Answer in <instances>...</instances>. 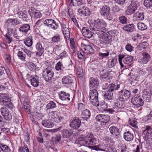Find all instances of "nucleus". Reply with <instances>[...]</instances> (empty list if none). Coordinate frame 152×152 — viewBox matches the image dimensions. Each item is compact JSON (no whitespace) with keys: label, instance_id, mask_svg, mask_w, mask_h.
Masks as SVG:
<instances>
[{"label":"nucleus","instance_id":"nucleus-1","mask_svg":"<svg viewBox=\"0 0 152 152\" xmlns=\"http://www.w3.org/2000/svg\"><path fill=\"white\" fill-rule=\"evenodd\" d=\"M107 25L106 22L103 19H98L94 20L90 24L91 30L94 31H102L107 30L105 27Z\"/></svg>","mask_w":152,"mask_h":152},{"label":"nucleus","instance_id":"nucleus-2","mask_svg":"<svg viewBox=\"0 0 152 152\" xmlns=\"http://www.w3.org/2000/svg\"><path fill=\"white\" fill-rule=\"evenodd\" d=\"M79 141L81 144L84 146L88 147L89 145H94L97 142L96 138L91 132L88 133L86 136L80 137Z\"/></svg>","mask_w":152,"mask_h":152},{"label":"nucleus","instance_id":"nucleus-3","mask_svg":"<svg viewBox=\"0 0 152 152\" xmlns=\"http://www.w3.org/2000/svg\"><path fill=\"white\" fill-rule=\"evenodd\" d=\"M98 33L99 41L102 48H104L111 42V38L110 35V33L108 32V30L104 31H99Z\"/></svg>","mask_w":152,"mask_h":152},{"label":"nucleus","instance_id":"nucleus-4","mask_svg":"<svg viewBox=\"0 0 152 152\" xmlns=\"http://www.w3.org/2000/svg\"><path fill=\"white\" fill-rule=\"evenodd\" d=\"M121 84H117L112 83L109 86L108 90L104 95V97L106 99L111 100L110 102H113L112 100H115L116 99H113V92L115 90H118L121 87Z\"/></svg>","mask_w":152,"mask_h":152},{"label":"nucleus","instance_id":"nucleus-5","mask_svg":"<svg viewBox=\"0 0 152 152\" xmlns=\"http://www.w3.org/2000/svg\"><path fill=\"white\" fill-rule=\"evenodd\" d=\"M98 93L96 89H94L89 91L88 96L90 101L94 106L98 107L99 102L98 100Z\"/></svg>","mask_w":152,"mask_h":152},{"label":"nucleus","instance_id":"nucleus-6","mask_svg":"<svg viewBox=\"0 0 152 152\" xmlns=\"http://www.w3.org/2000/svg\"><path fill=\"white\" fill-rule=\"evenodd\" d=\"M133 59V58L132 56H125L123 55H119L118 60L121 68L125 69L126 68V66H125L124 64L129 65Z\"/></svg>","mask_w":152,"mask_h":152},{"label":"nucleus","instance_id":"nucleus-7","mask_svg":"<svg viewBox=\"0 0 152 152\" xmlns=\"http://www.w3.org/2000/svg\"><path fill=\"white\" fill-rule=\"evenodd\" d=\"M42 77L45 80L48 82L52 80L54 76V73L51 67H48L45 69L42 72Z\"/></svg>","mask_w":152,"mask_h":152},{"label":"nucleus","instance_id":"nucleus-8","mask_svg":"<svg viewBox=\"0 0 152 152\" xmlns=\"http://www.w3.org/2000/svg\"><path fill=\"white\" fill-rule=\"evenodd\" d=\"M130 95L129 91L124 89L118 92L117 94V97L120 101L122 102L127 100L129 98Z\"/></svg>","mask_w":152,"mask_h":152},{"label":"nucleus","instance_id":"nucleus-9","mask_svg":"<svg viewBox=\"0 0 152 152\" xmlns=\"http://www.w3.org/2000/svg\"><path fill=\"white\" fill-rule=\"evenodd\" d=\"M113 102L112 108L107 109V110L109 113H116L120 111V109L122 107V104H121L120 102L117 99L112 100Z\"/></svg>","mask_w":152,"mask_h":152},{"label":"nucleus","instance_id":"nucleus-10","mask_svg":"<svg viewBox=\"0 0 152 152\" xmlns=\"http://www.w3.org/2000/svg\"><path fill=\"white\" fill-rule=\"evenodd\" d=\"M137 0H132L127 9L126 11V13L128 15H130L134 13L136 10L137 7Z\"/></svg>","mask_w":152,"mask_h":152},{"label":"nucleus","instance_id":"nucleus-11","mask_svg":"<svg viewBox=\"0 0 152 152\" xmlns=\"http://www.w3.org/2000/svg\"><path fill=\"white\" fill-rule=\"evenodd\" d=\"M48 118L50 120L53 121L57 123H59L63 118L59 116L56 111H50L48 113Z\"/></svg>","mask_w":152,"mask_h":152},{"label":"nucleus","instance_id":"nucleus-12","mask_svg":"<svg viewBox=\"0 0 152 152\" xmlns=\"http://www.w3.org/2000/svg\"><path fill=\"white\" fill-rule=\"evenodd\" d=\"M131 102L135 107H138L143 105L144 101L138 95L134 96L131 99Z\"/></svg>","mask_w":152,"mask_h":152},{"label":"nucleus","instance_id":"nucleus-13","mask_svg":"<svg viewBox=\"0 0 152 152\" xmlns=\"http://www.w3.org/2000/svg\"><path fill=\"white\" fill-rule=\"evenodd\" d=\"M113 73V72L112 71L104 72V70H103L100 72V75L102 80L105 81L110 82L111 81V80L113 78L112 74Z\"/></svg>","mask_w":152,"mask_h":152},{"label":"nucleus","instance_id":"nucleus-14","mask_svg":"<svg viewBox=\"0 0 152 152\" xmlns=\"http://www.w3.org/2000/svg\"><path fill=\"white\" fill-rule=\"evenodd\" d=\"M43 22L46 26L53 29H57L58 26V24L56 23L54 20L51 19H46Z\"/></svg>","mask_w":152,"mask_h":152},{"label":"nucleus","instance_id":"nucleus-15","mask_svg":"<svg viewBox=\"0 0 152 152\" xmlns=\"http://www.w3.org/2000/svg\"><path fill=\"white\" fill-rule=\"evenodd\" d=\"M102 15L104 17L109 20L112 19L110 17V8L107 6H104L102 8L100 11Z\"/></svg>","mask_w":152,"mask_h":152},{"label":"nucleus","instance_id":"nucleus-16","mask_svg":"<svg viewBox=\"0 0 152 152\" xmlns=\"http://www.w3.org/2000/svg\"><path fill=\"white\" fill-rule=\"evenodd\" d=\"M1 112L4 119L10 121L12 119V115L8 109L4 106L1 108Z\"/></svg>","mask_w":152,"mask_h":152},{"label":"nucleus","instance_id":"nucleus-17","mask_svg":"<svg viewBox=\"0 0 152 152\" xmlns=\"http://www.w3.org/2000/svg\"><path fill=\"white\" fill-rule=\"evenodd\" d=\"M28 12L31 17L34 18H40L42 16V14L39 11L34 7L30 8Z\"/></svg>","mask_w":152,"mask_h":152},{"label":"nucleus","instance_id":"nucleus-18","mask_svg":"<svg viewBox=\"0 0 152 152\" xmlns=\"http://www.w3.org/2000/svg\"><path fill=\"white\" fill-rule=\"evenodd\" d=\"M81 121L78 117H75L73 119L70 121V126L75 129L79 128L81 125Z\"/></svg>","mask_w":152,"mask_h":152},{"label":"nucleus","instance_id":"nucleus-19","mask_svg":"<svg viewBox=\"0 0 152 152\" xmlns=\"http://www.w3.org/2000/svg\"><path fill=\"white\" fill-rule=\"evenodd\" d=\"M142 134L145 139L150 138L152 137V129L149 126H146Z\"/></svg>","mask_w":152,"mask_h":152},{"label":"nucleus","instance_id":"nucleus-20","mask_svg":"<svg viewBox=\"0 0 152 152\" xmlns=\"http://www.w3.org/2000/svg\"><path fill=\"white\" fill-rule=\"evenodd\" d=\"M142 55V56L140 59V62L142 64H147L150 60V56L147 52H143Z\"/></svg>","mask_w":152,"mask_h":152},{"label":"nucleus","instance_id":"nucleus-21","mask_svg":"<svg viewBox=\"0 0 152 152\" xmlns=\"http://www.w3.org/2000/svg\"><path fill=\"white\" fill-rule=\"evenodd\" d=\"M152 95V88L146 89L144 90L143 97L145 99L147 102H149Z\"/></svg>","mask_w":152,"mask_h":152},{"label":"nucleus","instance_id":"nucleus-22","mask_svg":"<svg viewBox=\"0 0 152 152\" xmlns=\"http://www.w3.org/2000/svg\"><path fill=\"white\" fill-rule=\"evenodd\" d=\"M77 11L79 14L85 16L89 15L91 14L89 9L85 6L81 7L78 9Z\"/></svg>","mask_w":152,"mask_h":152},{"label":"nucleus","instance_id":"nucleus-23","mask_svg":"<svg viewBox=\"0 0 152 152\" xmlns=\"http://www.w3.org/2000/svg\"><path fill=\"white\" fill-rule=\"evenodd\" d=\"M81 30L83 35L88 38H91L94 34L93 32L89 30L87 27H83L82 28Z\"/></svg>","mask_w":152,"mask_h":152},{"label":"nucleus","instance_id":"nucleus-24","mask_svg":"<svg viewBox=\"0 0 152 152\" xmlns=\"http://www.w3.org/2000/svg\"><path fill=\"white\" fill-rule=\"evenodd\" d=\"M74 80V77L72 75L64 76L62 79L63 83L65 84L72 83Z\"/></svg>","mask_w":152,"mask_h":152},{"label":"nucleus","instance_id":"nucleus-25","mask_svg":"<svg viewBox=\"0 0 152 152\" xmlns=\"http://www.w3.org/2000/svg\"><path fill=\"white\" fill-rule=\"evenodd\" d=\"M135 26L133 24L131 23L125 25L122 28V29L126 31L129 33H132L135 30Z\"/></svg>","mask_w":152,"mask_h":152},{"label":"nucleus","instance_id":"nucleus-26","mask_svg":"<svg viewBox=\"0 0 152 152\" xmlns=\"http://www.w3.org/2000/svg\"><path fill=\"white\" fill-rule=\"evenodd\" d=\"M62 32L66 39H68L70 37V32L67 26L64 24L61 25Z\"/></svg>","mask_w":152,"mask_h":152},{"label":"nucleus","instance_id":"nucleus-27","mask_svg":"<svg viewBox=\"0 0 152 152\" xmlns=\"http://www.w3.org/2000/svg\"><path fill=\"white\" fill-rule=\"evenodd\" d=\"M110 133L114 136L118 138L120 135L119 129L115 126H112L109 128Z\"/></svg>","mask_w":152,"mask_h":152},{"label":"nucleus","instance_id":"nucleus-28","mask_svg":"<svg viewBox=\"0 0 152 152\" xmlns=\"http://www.w3.org/2000/svg\"><path fill=\"white\" fill-rule=\"evenodd\" d=\"M59 98L63 101H68L70 100L69 94L63 91H61L59 93Z\"/></svg>","mask_w":152,"mask_h":152},{"label":"nucleus","instance_id":"nucleus-29","mask_svg":"<svg viewBox=\"0 0 152 152\" xmlns=\"http://www.w3.org/2000/svg\"><path fill=\"white\" fill-rule=\"evenodd\" d=\"M36 48L38 50V52L36 53L37 56L39 57L42 55L44 51V48H43L40 42H38L36 45Z\"/></svg>","mask_w":152,"mask_h":152},{"label":"nucleus","instance_id":"nucleus-30","mask_svg":"<svg viewBox=\"0 0 152 152\" xmlns=\"http://www.w3.org/2000/svg\"><path fill=\"white\" fill-rule=\"evenodd\" d=\"M144 18V15L143 12H136L133 15L134 20L136 21L143 20Z\"/></svg>","mask_w":152,"mask_h":152},{"label":"nucleus","instance_id":"nucleus-31","mask_svg":"<svg viewBox=\"0 0 152 152\" xmlns=\"http://www.w3.org/2000/svg\"><path fill=\"white\" fill-rule=\"evenodd\" d=\"M91 115L90 111L87 109L84 110L81 115L82 118L83 120H87L90 117Z\"/></svg>","mask_w":152,"mask_h":152},{"label":"nucleus","instance_id":"nucleus-32","mask_svg":"<svg viewBox=\"0 0 152 152\" xmlns=\"http://www.w3.org/2000/svg\"><path fill=\"white\" fill-rule=\"evenodd\" d=\"M89 86L90 87L97 86L99 84V82L98 80L93 77L90 78L89 80Z\"/></svg>","mask_w":152,"mask_h":152},{"label":"nucleus","instance_id":"nucleus-33","mask_svg":"<svg viewBox=\"0 0 152 152\" xmlns=\"http://www.w3.org/2000/svg\"><path fill=\"white\" fill-rule=\"evenodd\" d=\"M84 47L83 48L84 50L85 53L88 56V55L94 53V50L91 45H85Z\"/></svg>","mask_w":152,"mask_h":152},{"label":"nucleus","instance_id":"nucleus-34","mask_svg":"<svg viewBox=\"0 0 152 152\" xmlns=\"http://www.w3.org/2000/svg\"><path fill=\"white\" fill-rule=\"evenodd\" d=\"M73 133L70 129H64L62 131V136L64 138H68L71 136Z\"/></svg>","mask_w":152,"mask_h":152},{"label":"nucleus","instance_id":"nucleus-35","mask_svg":"<svg viewBox=\"0 0 152 152\" xmlns=\"http://www.w3.org/2000/svg\"><path fill=\"white\" fill-rule=\"evenodd\" d=\"M39 77L37 76L32 77L30 80L31 84L34 87H37L39 84Z\"/></svg>","mask_w":152,"mask_h":152},{"label":"nucleus","instance_id":"nucleus-36","mask_svg":"<svg viewBox=\"0 0 152 152\" xmlns=\"http://www.w3.org/2000/svg\"><path fill=\"white\" fill-rule=\"evenodd\" d=\"M30 29V26L29 24H25L19 28V31L25 33H27Z\"/></svg>","mask_w":152,"mask_h":152},{"label":"nucleus","instance_id":"nucleus-37","mask_svg":"<svg viewBox=\"0 0 152 152\" xmlns=\"http://www.w3.org/2000/svg\"><path fill=\"white\" fill-rule=\"evenodd\" d=\"M124 138L127 141H131L134 138L133 134L129 131H128L124 133Z\"/></svg>","mask_w":152,"mask_h":152},{"label":"nucleus","instance_id":"nucleus-38","mask_svg":"<svg viewBox=\"0 0 152 152\" xmlns=\"http://www.w3.org/2000/svg\"><path fill=\"white\" fill-rule=\"evenodd\" d=\"M42 124L44 126L47 128H52L54 125L53 123L50 121L49 120H43Z\"/></svg>","mask_w":152,"mask_h":152},{"label":"nucleus","instance_id":"nucleus-39","mask_svg":"<svg viewBox=\"0 0 152 152\" xmlns=\"http://www.w3.org/2000/svg\"><path fill=\"white\" fill-rule=\"evenodd\" d=\"M117 62V59L115 58L109 59L107 62L108 67L110 68L113 67L116 64Z\"/></svg>","mask_w":152,"mask_h":152},{"label":"nucleus","instance_id":"nucleus-40","mask_svg":"<svg viewBox=\"0 0 152 152\" xmlns=\"http://www.w3.org/2000/svg\"><path fill=\"white\" fill-rule=\"evenodd\" d=\"M24 43L28 47L31 46L33 44V37L31 36L27 37L24 41Z\"/></svg>","mask_w":152,"mask_h":152},{"label":"nucleus","instance_id":"nucleus-41","mask_svg":"<svg viewBox=\"0 0 152 152\" xmlns=\"http://www.w3.org/2000/svg\"><path fill=\"white\" fill-rule=\"evenodd\" d=\"M110 117L108 115H104L101 121V124L103 125H105L108 123L110 120Z\"/></svg>","mask_w":152,"mask_h":152},{"label":"nucleus","instance_id":"nucleus-42","mask_svg":"<svg viewBox=\"0 0 152 152\" xmlns=\"http://www.w3.org/2000/svg\"><path fill=\"white\" fill-rule=\"evenodd\" d=\"M0 148L3 152H12L8 146L2 143H0Z\"/></svg>","mask_w":152,"mask_h":152},{"label":"nucleus","instance_id":"nucleus-43","mask_svg":"<svg viewBox=\"0 0 152 152\" xmlns=\"http://www.w3.org/2000/svg\"><path fill=\"white\" fill-rule=\"evenodd\" d=\"M18 51L17 54V56L18 57L19 59L23 61H26V55L25 53H24L22 51Z\"/></svg>","mask_w":152,"mask_h":152},{"label":"nucleus","instance_id":"nucleus-44","mask_svg":"<svg viewBox=\"0 0 152 152\" xmlns=\"http://www.w3.org/2000/svg\"><path fill=\"white\" fill-rule=\"evenodd\" d=\"M77 56L80 59H85L88 57V56L85 53V51L82 50H80L78 52Z\"/></svg>","mask_w":152,"mask_h":152},{"label":"nucleus","instance_id":"nucleus-45","mask_svg":"<svg viewBox=\"0 0 152 152\" xmlns=\"http://www.w3.org/2000/svg\"><path fill=\"white\" fill-rule=\"evenodd\" d=\"M10 98L9 96L7 94H0V102L3 103Z\"/></svg>","mask_w":152,"mask_h":152},{"label":"nucleus","instance_id":"nucleus-46","mask_svg":"<svg viewBox=\"0 0 152 152\" xmlns=\"http://www.w3.org/2000/svg\"><path fill=\"white\" fill-rule=\"evenodd\" d=\"M3 104L4 106L10 109H12L13 107V105L11 102V99L10 98L4 102Z\"/></svg>","mask_w":152,"mask_h":152},{"label":"nucleus","instance_id":"nucleus-47","mask_svg":"<svg viewBox=\"0 0 152 152\" xmlns=\"http://www.w3.org/2000/svg\"><path fill=\"white\" fill-rule=\"evenodd\" d=\"M137 27L138 29L142 31L146 29L147 28V25L144 23L139 22L137 23Z\"/></svg>","mask_w":152,"mask_h":152},{"label":"nucleus","instance_id":"nucleus-48","mask_svg":"<svg viewBox=\"0 0 152 152\" xmlns=\"http://www.w3.org/2000/svg\"><path fill=\"white\" fill-rule=\"evenodd\" d=\"M53 137L52 140L53 142L55 143H57L60 142L61 136L60 134H58Z\"/></svg>","mask_w":152,"mask_h":152},{"label":"nucleus","instance_id":"nucleus-49","mask_svg":"<svg viewBox=\"0 0 152 152\" xmlns=\"http://www.w3.org/2000/svg\"><path fill=\"white\" fill-rule=\"evenodd\" d=\"M148 46V43L146 42H144L141 43L138 46V48L140 50H142L146 48Z\"/></svg>","mask_w":152,"mask_h":152},{"label":"nucleus","instance_id":"nucleus-50","mask_svg":"<svg viewBox=\"0 0 152 152\" xmlns=\"http://www.w3.org/2000/svg\"><path fill=\"white\" fill-rule=\"evenodd\" d=\"M97 108L100 110L101 111H106L107 110V104L105 103V102H102L101 104L99 105V104L98 107L96 106Z\"/></svg>","mask_w":152,"mask_h":152},{"label":"nucleus","instance_id":"nucleus-51","mask_svg":"<svg viewBox=\"0 0 152 152\" xmlns=\"http://www.w3.org/2000/svg\"><path fill=\"white\" fill-rule=\"evenodd\" d=\"M61 40V36L58 34L55 35L52 38V41L54 42H59Z\"/></svg>","mask_w":152,"mask_h":152},{"label":"nucleus","instance_id":"nucleus-52","mask_svg":"<svg viewBox=\"0 0 152 152\" xmlns=\"http://www.w3.org/2000/svg\"><path fill=\"white\" fill-rule=\"evenodd\" d=\"M5 37L6 41L8 44L10 43L12 41V39L10 34L8 32L6 34Z\"/></svg>","mask_w":152,"mask_h":152},{"label":"nucleus","instance_id":"nucleus-53","mask_svg":"<svg viewBox=\"0 0 152 152\" xmlns=\"http://www.w3.org/2000/svg\"><path fill=\"white\" fill-rule=\"evenodd\" d=\"M19 17L23 19H26L28 18L27 13L26 12L21 11L18 13Z\"/></svg>","mask_w":152,"mask_h":152},{"label":"nucleus","instance_id":"nucleus-54","mask_svg":"<svg viewBox=\"0 0 152 152\" xmlns=\"http://www.w3.org/2000/svg\"><path fill=\"white\" fill-rule=\"evenodd\" d=\"M56 103L53 101L50 102L46 106V108L47 109H52L56 107Z\"/></svg>","mask_w":152,"mask_h":152},{"label":"nucleus","instance_id":"nucleus-55","mask_svg":"<svg viewBox=\"0 0 152 152\" xmlns=\"http://www.w3.org/2000/svg\"><path fill=\"white\" fill-rule=\"evenodd\" d=\"M106 52L104 53H102L101 52L99 53V56L100 58L102 59L103 58L107 57L109 54V51L108 50H106Z\"/></svg>","mask_w":152,"mask_h":152},{"label":"nucleus","instance_id":"nucleus-56","mask_svg":"<svg viewBox=\"0 0 152 152\" xmlns=\"http://www.w3.org/2000/svg\"><path fill=\"white\" fill-rule=\"evenodd\" d=\"M144 6L148 8L152 6V0H144Z\"/></svg>","mask_w":152,"mask_h":152},{"label":"nucleus","instance_id":"nucleus-57","mask_svg":"<svg viewBox=\"0 0 152 152\" xmlns=\"http://www.w3.org/2000/svg\"><path fill=\"white\" fill-rule=\"evenodd\" d=\"M119 20L120 22L123 24L126 23L128 21L127 18L124 16H122L119 17Z\"/></svg>","mask_w":152,"mask_h":152},{"label":"nucleus","instance_id":"nucleus-58","mask_svg":"<svg viewBox=\"0 0 152 152\" xmlns=\"http://www.w3.org/2000/svg\"><path fill=\"white\" fill-rule=\"evenodd\" d=\"M106 152H117L115 148L113 147L107 146L105 148Z\"/></svg>","mask_w":152,"mask_h":152},{"label":"nucleus","instance_id":"nucleus-59","mask_svg":"<svg viewBox=\"0 0 152 152\" xmlns=\"http://www.w3.org/2000/svg\"><path fill=\"white\" fill-rule=\"evenodd\" d=\"M77 74L79 77L82 78L83 76V73L82 69L80 68H79L77 69Z\"/></svg>","mask_w":152,"mask_h":152},{"label":"nucleus","instance_id":"nucleus-60","mask_svg":"<svg viewBox=\"0 0 152 152\" xmlns=\"http://www.w3.org/2000/svg\"><path fill=\"white\" fill-rule=\"evenodd\" d=\"M129 123L132 126L134 127H136L137 121L135 119L132 118L131 120L129 119Z\"/></svg>","mask_w":152,"mask_h":152},{"label":"nucleus","instance_id":"nucleus-61","mask_svg":"<svg viewBox=\"0 0 152 152\" xmlns=\"http://www.w3.org/2000/svg\"><path fill=\"white\" fill-rule=\"evenodd\" d=\"M68 56V53L65 50L64 51L61 53L58 56V59L60 58L62 59L64 58L67 57Z\"/></svg>","mask_w":152,"mask_h":152},{"label":"nucleus","instance_id":"nucleus-62","mask_svg":"<svg viewBox=\"0 0 152 152\" xmlns=\"http://www.w3.org/2000/svg\"><path fill=\"white\" fill-rule=\"evenodd\" d=\"M63 66V64L61 62L59 61L56 64L55 68L56 70L59 71L61 70V67Z\"/></svg>","mask_w":152,"mask_h":152},{"label":"nucleus","instance_id":"nucleus-63","mask_svg":"<svg viewBox=\"0 0 152 152\" xmlns=\"http://www.w3.org/2000/svg\"><path fill=\"white\" fill-rule=\"evenodd\" d=\"M85 108V105L84 104L82 103H79L78 104L77 108L79 110L82 111L84 110Z\"/></svg>","mask_w":152,"mask_h":152},{"label":"nucleus","instance_id":"nucleus-64","mask_svg":"<svg viewBox=\"0 0 152 152\" xmlns=\"http://www.w3.org/2000/svg\"><path fill=\"white\" fill-rule=\"evenodd\" d=\"M22 49L23 50V51L27 55V56L30 57H31L32 54V52L30 50H28L26 48H22Z\"/></svg>","mask_w":152,"mask_h":152}]
</instances>
